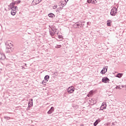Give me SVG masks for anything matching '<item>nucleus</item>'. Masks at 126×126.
<instances>
[{"instance_id":"nucleus-24","label":"nucleus","mask_w":126,"mask_h":126,"mask_svg":"<svg viewBox=\"0 0 126 126\" xmlns=\"http://www.w3.org/2000/svg\"><path fill=\"white\" fill-rule=\"evenodd\" d=\"M77 26H79V24H78V23H77V24H74V27H75V28H78V27H77Z\"/></svg>"},{"instance_id":"nucleus-16","label":"nucleus","mask_w":126,"mask_h":126,"mask_svg":"<svg viewBox=\"0 0 126 126\" xmlns=\"http://www.w3.org/2000/svg\"><path fill=\"white\" fill-rule=\"evenodd\" d=\"M11 15H13V16L15 15V14H16V11H15V10L13 11V10H11Z\"/></svg>"},{"instance_id":"nucleus-10","label":"nucleus","mask_w":126,"mask_h":126,"mask_svg":"<svg viewBox=\"0 0 126 126\" xmlns=\"http://www.w3.org/2000/svg\"><path fill=\"white\" fill-rule=\"evenodd\" d=\"M33 106V99H31L29 102V107L30 108Z\"/></svg>"},{"instance_id":"nucleus-17","label":"nucleus","mask_w":126,"mask_h":126,"mask_svg":"<svg viewBox=\"0 0 126 126\" xmlns=\"http://www.w3.org/2000/svg\"><path fill=\"white\" fill-rule=\"evenodd\" d=\"M111 23H112V21L108 20L107 21V26H111Z\"/></svg>"},{"instance_id":"nucleus-27","label":"nucleus","mask_w":126,"mask_h":126,"mask_svg":"<svg viewBox=\"0 0 126 126\" xmlns=\"http://www.w3.org/2000/svg\"><path fill=\"white\" fill-rule=\"evenodd\" d=\"M4 119H6L7 120H10V117H7V116H4Z\"/></svg>"},{"instance_id":"nucleus-30","label":"nucleus","mask_w":126,"mask_h":126,"mask_svg":"<svg viewBox=\"0 0 126 126\" xmlns=\"http://www.w3.org/2000/svg\"><path fill=\"white\" fill-rule=\"evenodd\" d=\"M116 89H120V90L121 89V87H118V86H117V87H116Z\"/></svg>"},{"instance_id":"nucleus-21","label":"nucleus","mask_w":126,"mask_h":126,"mask_svg":"<svg viewBox=\"0 0 126 126\" xmlns=\"http://www.w3.org/2000/svg\"><path fill=\"white\" fill-rule=\"evenodd\" d=\"M51 31L55 33H56V32H57V29H56V28H52Z\"/></svg>"},{"instance_id":"nucleus-3","label":"nucleus","mask_w":126,"mask_h":126,"mask_svg":"<svg viewBox=\"0 0 126 126\" xmlns=\"http://www.w3.org/2000/svg\"><path fill=\"white\" fill-rule=\"evenodd\" d=\"M67 91L69 94H71V93H73V92H74V87L73 86L69 87L68 88Z\"/></svg>"},{"instance_id":"nucleus-11","label":"nucleus","mask_w":126,"mask_h":126,"mask_svg":"<svg viewBox=\"0 0 126 126\" xmlns=\"http://www.w3.org/2000/svg\"><path fill=\"white\" fill-rule=\"evenodd\" d=\"M67 1H68V0H65V2H63V3H62L61 4V6H62V7H63V6H65V5H66V2H67Z\"/></svg>"},{"instance_id":"nucleus-7","label":"nucleus","mask_w":126,"mask_h":126,"mask_svg":"<svg viewBox=\"0 0 126 126\" xmlns=\"http://www.w3.org/2000/svg\"><path fill=\"white\" fill-rule=\"evenodd\" d=\"M102 81L103 82V83H107V82L110 81V79H109L108 77H104L102 79Z\"/></svg>"},{"instance_id":"nucleus-26","label":"nucleus","mask_w":126,"mask_h":126,"mask_svg":"<svg viewBox=\"0 0 126 126\" xmlns=\"http://www.w3.org/2000/svg\"><path fill=\"white\" fill-rule=\"evenodd\" d=\"M83 26H84V24L81 23V26H80L79 27H78V28H81V27H83Z\"/></svg>"},{"instance_id":"nucleus-34","label":"nucleus","mask_w":126,"mask_h":126,"mask_svg":"<svg viewBox=\"0 0 126 126\" xmlns=\"http://www.w3.org/2000/svg\"><path fill=\"white\" fill-rule=\"evenodd\" d=\"M63 7H60V9H63Z\"/></svg>"},{"instance_id":"nucleus-1","label":"nucleus","mask_w":126,"mask_h":126,"mask_svg":"<svg viewBox=\"0 0 126 126\" xmlns=\"http://www.w3.org/2000/svg\"><path fill=\"white\" fill-rule=\"evenodd\" d=\"M11 41L8 40L6 41L5 42V45L6 46V53H11L13 51V48L12 47L13 46V45L12 43H11Z\"/></svg>"},{"instance_id":"nucleus-31","label":"nucleus","mask_w":126,"mask_h":126,"mask_svg":"<svg viewBox=\"0 0 126 126\" xmlns=\"http://www.w3.org/2000/svg\"><path fill=\"white\" fill-rule=\"evenodd\" d=\"M125 86H126L122 85V86H121V87H122V88H124L126 87Z\"/></svg>"},{"instance_id":"nucleus-33","label":"nucleus","mask_w":126,"mask_h":126,"mask_svg":"<svg viewBox=\"0 0 126 126\" xmlns=\"http://www.w3.org/2000/svg\"><path fill=\"white\" fill-rule=\"evenodd\" d=\"M87 25H89V24H90V22H87Z\"/></svg>"},{"instance_id":"nucleus-19","label":"nucleus","mask_w":126,"mask_h":126,"mask_svg":"<svg viewBox=\"0 0 126 126\" xmlns=\"http://www.w3.org/2000/svg\"><path fill=\"white\" fill-rule=\"evenodd\" d=\"M49 17H55V14H53L52 13H50L48 14Z\"/></svg>"},{"instance_id":"nucleus-20","label":"nucleus","mask_w":126,"mask_h":126,"mask_svg":"<svg viewBox=\"0 0 126 126\" xmlns=\"http://www.w3.org/2000/svg\"><path fill=\"white\" fill-rule=\"evenodd\" d=\"M116 76H117V77H118V78H121V77H122V76H123V74L118 73Z\"/></svg>"},{"instance_id":"nucleus-23","label":"nucleus","mask_w":126,"mask_h":126,"mask_svg":"<svg viewBox=\"0 0 126 126\" xmlns=\"http://www.w3.org/2000/svg\"><path fill=\"white\" fill-rule=\"evenodd\" d=\"M92 94H93V91H91L90 92V93H89L88 96V97H90V95H92Z\"/></svg>"},{"instance_id":"nucleus-4","label":"nucleus","mask_w":126,"mask_h":126,"mask_svg":"<svg viewBox=\"0 0 126 126\" xmlns=\"http://www.w3.org/2000/svg\"><path fill=\"white\" fill-rule=\"evenodd\" d=\"M5 60V55L3 53L0 52V61H3Z\"/></svg>"},{"instance_id":"nucleus-8","label":"nucleus","mask_w":126,"mask_h":126,"mask_svg":"<svg viewBox=\"0 0 126 126\" xmlns=\"http://www.w3.org/2000/svg\"><path fill=\"white\" fill-rule=\"evenodd\" d=\"M54 110H55V108H54V107H51L50 109L48 111L47 114H48L49 115H50V114H52V113L54 112Z\"/></svg>"},{"instance_id":"nucleus-9","label":"nucleus","mask_w":126,"mask_h":126,"mask_svg":"<svg viewBox=\"0 0 126 126\" xmlns=\"http://www.w3.org/2000/svg\"><path fill=\"white\" fill-rule=\"evenodd\" d=\"M87 2L88 3H93L95 4V3H96V0H87Z\"/></svg>"},{"instance_id":"nucleus-25","label":"nucleus","mask_w":126,"mask_h":126,"mask_svg":"<svg viewBox=\"0 0 126 126\" xmlns=\"http://www.w3.org/2000/svg\"><path fill=\"white\" fill-rule=\"evenodd\" d=\"M62 47V45H57L56 46H55V48L56 49H60V48H61Z\"/></svg>"},{"instance_id":"nucleus-13","label":"nucleus","mask_w":126,"mask_h":126,"mask_svg":"<svg viewBox=\"0 0 126 126\" xmlns=\"http://www.w3.org/2000/svg\"><path fill=\"white\" fill-rule=\"evenodd\" d=\"M11 10H15V11H17V10H18V7L17 6H15V7H12L10 8Z\"/></svg>"},{"instance_id":"nucleus-32","label":"nucleus","mask_w":126,"mask_h":126,"mask_svg":"<svg viewBox=\"0 0 126 126\" xmlns=\"http://www.w3.org/2000/svg\"><path fill=\"white\" fill-rule=\"evenodd\" d=\"M46 82H45V81H42V84H44V83H45Z\"/></svg>"},{"instance_id":"nucleus-22","label":"nucleus","mask_w":126,"mask_h":126,"mask_svg":"<svg viewBox=\"0 0 126 126\" xmlns=\"http://www.w3.org/2000/svg\"><path fill=\"white\" fill-rule=\"evenodd\" d=\"M50 35H51V36H54V35H55V34L56 33V32H54L53 31H50Z\"/></svg>"},{"instance_id":"nucleus-28","label":"nucleus","mask_w":126,"mask_h":126,"mask_svg":"<svg viewBox=\"0 0 126 126\" xmlns=\"http://www.w3.org/2000/svg\"><path fill=\"white\" fill-rule=\"evenodd\" d=\"M15 3H20L21 2V0H17L16 1L14 2Z\"/></svg>"},{"instance_id":"nucleus-12","label":"nucleus","mask_w":126,"mask_h":126,"mask_svg":"<svg viewBox=\"0 0 126 126\" xmlns=\"http://www.w3.org/2000/svg\"><path fill=\"white\" fill-rule=\"evenodd\" d=\"M106 106H107V105L106 104H105V103H102L100 107L101 110H103L106 109Z\"/></svg>"},{"instance_id":"nucleus-14","label":"nucleus","mask_w":126,"mask_h":126,"mask_svg":"<svg viewBox=\"0 0 126 126\" xmlns=\"http://www.w3.org/2000/svg\"><path fill=\"white\" fill-rule=\"evenodd\" d=\"M14 4H15V3L14 2H11L10 5H8V7L11 8V7H14Z\"/></svg>"},{"instance_id":"nucleus-29","label":"nucleus","mask_w":126,"mask_h":126,"mask_svg":"<svg viewBox=\"0 0 126 126\" xmlns=\"http://www.w3.org/2000/svg\"><path fill=\"white\" fill-rule=\"evenodd\" d=\"M58 7V5H55L53 6V9H56V8H57Z\"/></svg>"},{"instance_id":"nucleus-15","label":"nucleus","mask_w":126,"mask_h":126,"mask_svg":"<svg viewBox=\"0 0 126 126\" xmlns=\"http://www.w3.org/2000/svg\"><path fill=\"white\" fill-rule=\"evenodd\" d=\"M99 123H100V120H96L95 122L94 123V126H97V125H98V124H99Z\"/></svg>"},{"instance_id":"nucleus-2","label":"nucleus","mask_w":126,"mask_h":126,"mask_svg":"<svg viewBox=\"0 0 126 126\" xmlns=\"http://www.w3.org/2000/svg\"><path fill=\"white\" fill-rule=\"evenodd\" d=\"M117 13H118V8L114 7L111 10L110 15H112V16H115Z\"/></svg>"},{"instance_id":"nucleus-35","label":"nucleus","mask_w":126,"mask_h":126,"mask_svg":"<svg viewBox=\"0 0 126 126\" xmlns=\"http://www.w3.org/2000/svg\"><path fill=\"white\" fill-rule=\"evenodd\" d=\"M80 126H83V125H81Z\"/></svg>"},{"instance_id":"nucleus-6","label":"nucleus","mask_w":126,"mask_h":126,"mask_svg":"<svg viewBox=\"0 0 126 126\" xmlns=\"http://www.w3.org/2000/svg\"><path fill=\"white\" fill-rule=\"evenodd\" d=\"M107 70H108V66L103 67L102 70L100 71V73H101V74H105V73L107 72Z\"/></svg>"},{"instance_id":"nucleus-5","label":"nucleus","mask_w":126,"mask_h":126,"mask_svg":"<svg viewBox=\"0 0 126 126\" xmlns=\"http://www.w3.org/2000/svg\"><path fill=\"white\" fill-rule=\"evenodd\" d=\"M41 1H42V0H33L32 2V4L33 5H36V4L40 3Z\"/></svg>"},{"instance_id":"nucleus-36","label":"nucleus","mask_w":126,"mask_h":126,"mask_svg":"<svg viewBox=\"0 0 126 126\" xmlns=\"http://www.w3.org/2000/svg\"><path fill=\"white\" fill-rule=\"evenodd\" d=\"M112 125H114V123H112Z\"/></svg>"},{"instance_id":"nucleus-18","label":"nucleus","mask_w":126,"mask_h":126,"mask_svg":"<svg viewBox=\"0 0 126 126\" xmlns=\"http://www.w3.org/2000/svg\"><path fill=\"white\" fill-rule=\"evenodd\" d=\"M50 78V76L49 75H46L44 77V80L45 81L48 82V79H49Z\"/></svg>"}]
</instances>
